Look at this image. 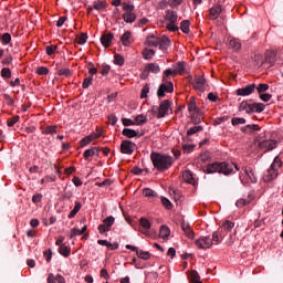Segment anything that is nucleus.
Masks as SVG:
<instances>
[{
    "label": "nucleus",
    "mask_w": 283,
    "mask_h": 283,
    "mask_svg": "<svg viewBox=\"0 0 283 283\" xmlns=\"http://www.w3.org/2000/svg\"><path fill=\"white\" fill-rule=\"evenodd\" d=\"M205 171L206 174H223L224 176H229L235 174V171H240V168L234 163L222 161L209 164Z\"/></svg>",
    "instance_id": "f257e3e1"
},
{
    "label": "nucleus",
    "mask_w": 283,
    "mask_h": 283,
    "mask_svg": "<svg viewBox=\"0 0 283 283\" xmlns=\"http://www.w3.org/2000/svg\"><path fill=\"white\" fill-rule=\"evenodd\" d=\"M150 160L153 163V167L157 169V171H167L174 165V157L167 154H160L153 151L150 154Z\"/></svg>",
    "instance_id": "f03ea898"
},
{
    "label": "nucleus",
    "mask_w": 283,
    "mask_h": 283,
    "mask_svg": "<svg viewBox=\"0 0 283 283\" xmlns=\"http://www.w3.org/2000/svg\"><path fill=\"white\" fill-rule=\"evenodd\" d=\"M164 19L167 21L166 29L168 32H178V30H180V28L176 25V23H178V12L174 11V9H167Z\"/></svg>",
    "instance_id": "7ed1b4c3"
},
{
    "label": "nucleus",
    "mask_w": 283,
    "mask_h": 283,
    "mask_svg": "<svg viewBox=\"0 0 283 283\" xmlns=\"http://www.w3.org/2000/svg\"><path fill=\"white\" fill-rule=\"evenodd\" d=\"M280 167H282V159L276 156L268 171L264 174L263 181L272 182V180H275V178H277V169H280Z\"/></svg>",
    "instance_id": "20e7f679"
},
{
    "label": "nucleus",
    "mask_w": 283,
    "mask_h": 283,
    "mask_svg": "<svg viewBox=\"0 0 283 283\" xmlns=\"http://www.w3.org/2000/svg\"><path fill=\"white\" fill-rule=\"evenodd\" d=\"M171 101L165 99L160 103L159 107L153 106L151 112L157 113V118H165L169 114V111L171 112Z\"/></svg>",
    "instance_id": "39448f33"
},
{
    "label": "nucleus",
    "mask_w": 283,
    "mask_h": 283,
    "mask_svg": "<svg viewBox=\"0 0 283 283\" xmlns=\"http://www.w3.org/2000/svg\"><path fill=\"white\" fill-rule=\"evenodd\" d=\"M114 222L116 219L113 216L107 217L103 220V223L97 227L98 233H107V231H112V227H114Z\"/></svg>",
    "instance_id": "423d86ee"
},
{
    "label": "nucleus",
    "mask_w": 283,
    "mask_h": 283,
    "mask_svg": "<svg viewBox=\"0 0 283 283\" xmlns=\"http://www.w3.org/2000/svg\"><path fill=\"white\" fill-rule=\"evenodd\" d=\"M174 93V83L172 82H166L161 83L157 91L158 98H165V94H171Z\"/></svg>",
    "instance_id": "0eeeda50"
},
{
    "label": "nucleus",
    "mask_w": 283,
    "mask_h": 283,
    "mask_svg": "<svg viewBox=\"0 0 283 283\" xmlns=\"http://www.w3.org/2000/svg\"><path fill=\"white\" fill-rule=\"evenodd\" d=\"M258 147L266 154L268 151H273V149L277 147V142L275 139H264L259 142Z\"/></svg>",
    "instance_id": "6e6552de"
},
{
    "label": "nucleus",
    "mask_w": 283,
    "mask_h": 283,
    "mask_svg": "<svg viewBox=\"0 0 283 283\" xmlns=\"http://www.w3.org/2000/svg\"><path fill=\"white\" fill-rule=\"evenodd\" d=\"M120 151L123 154L132 156V154H134V151H136V143H134L129 139L123 140L120 144Z\"/></svg>",
    "instance_id": "1a4fd4ad"
},
{
    "label": "nucleus",
    "mask_w": 283,
    "mask_h": 283,
    "mask_svg": "<svg viewBox=\"0 0 283 283\" xmlns=\"http://www.w3.org/2000/svg\"><path fill=\"white\" fill-rule=\"evenodd\" d=\"M192 87L197 90V92H205L207 90V78L202 75L195 76Z\"/></svg>",
    "instance_id": "9d476101"
},
{
    "label": "nucleus",
    "mask_w": 283,
    "mask_h": 283,
    "mask_svg": "<svg viewBox=\"0 0 283 283\" xmlns=\"http://www.w3.org/2000/svg\"><path fill=\"white\" fill-rule=\"evenodd\" d=\"M126 249H128L130 251H135L137 258H139L140 260H150L151 259V253L144 251V250H139L138 247H134L132 244H126Z\"/></svg>",
    "instance_id": "9b49d317"
},
{
    "label": "nucleus",
    "mask_w": 283,
    "mask_h": 283,
    "mask_svg": "<svg viewBox=\"0 0 283 283\" xmlns=\"http://www.w3.org/2000/svg\"><path fill=\"white\" fill-rule=\"evenodd\" d=\"M195 244L198 249H211V247H213V241L209 237H201L195 241Z\"/></svg>",
    "instance_id": "f8f14e48"
},
{
    "label": "nucleus",
    "mask_w": 283,
    "mask_h": 283,
    "mask_svg": "<svg viewBox=\"0 0 283 283\" xmlns=\"http://www.w3.org/2000/svg\"><path fill=\"white\" fill-rule=\"evenodd\" d=\"M255 87H258V85H255V83H252L242 88H238L237 96H251V94H253V92H255Z\"/></svg>",
    "instance_id": "ddd939ff"
},
{
    "label": "nucleus",
    "mask_w": 283,
    "mask_h": 283,
    "mask_svg": "<svg viewBox=\"0 0 283 283\" xmlns=\"http://www.w3.org/2000/svg\"><path fill=\"white\" fill-rule=\"evenodd\" d=\"M139 224H140V233H143L144 235H150L149 234V229H151V222H149V220H147L146 218H142L139 220Z\"/></svg>",
    "instance_id": "4468645a"
},
{
    "label": "nucleus",
    "mask_w": 283,
    "mask_h": 283,
    "mask_svg": "<svg viewBox=\"0 0 283 283\" xmlns=\"http://www.w3.org/2000/svg\"><path fill=\"white\" fill-rule=\"evenodd\" d=\"M181 229L187 238L193 240L196 233L193 232V229H191V226L185 220L181 221Z\"/></svg>",
    "instance_id": "2eb2a0df"
},
{
    "label": "nucleus",
    "mask_w": 283,
    "mask_h": 283,
    "mask_svg": "<svg viewBox=\"0 0 283 283\" xmlns=\"http://www.w3.org/2000/svg\"><path fill=\"white\" fill-rule=\"evenodd\" d=\"M242 134L253 135L255 132H260V126L258 124H250L247 126H242L241 128Z\"/></svg>",
    "instance_id": "dca6fc26"
},
{
    "label": "nucleus",
    "mask_w": 283,
    "mask_h": 283,
    "mask_svg": "<svg viewBox=\"0 0 283 283\" xmlns=\"http://www.w3.org/2000/svg\"><path fill=\"white\" fill-rule=\"evenodd\" d=\"M112 41H114V33L102 34L101 43L104 48H109V45H112Z\"/></svg>",
    "instance_id": "f3484780"
},
{
    "label": "nucleus",
    "mask_w": 283,
    "mask_h": 283,
    "mask_svg": "<svg viewBox=\"0 0 283 283\" xmlns=\"http://www.w3.org/2000/svg\"><path fill=\"white\" fill-rule=\"evenodd\" d=\"M134 39L132 38V32L126 31L122 36H120V42L124 45V48H129L132 45Z\"/></svg>",
    "instance_id": "a211bd4d"
},
{
    "label": "nucleus",
    "mask_w": 283,
    "mask_h": 283,
    "mask_svg": "<svg viewBox=\"0 0 283 283\" xmlns=\"http://www.w3.org/2000/svg\"><path fill=\"white\" fill-rule=\"evenodd\" d=\"M227 237V233H223L222 230L218 229L212 233V243L220 244L221 240H223Z\"/></svg>",
    "instance_id": "6ab92c4d"
},
{
    "label": "nucleus",
    "mask_w": 283,
    "mask_h": 283,
    "mask_svg": "<svg viewBox=\"0 0 283 283\" xmlns=\"http://www.w3.org/2000/svg\"><path fill=\"white\" fill-rule=\"evenodd\" d=\"M266 107L263 103H253L250 106V109L247 111V114H253V112H258L259 114Z\"/></svg>",
    "instance_id": "aec40b11"
},
{
    "label": "nucleus",
    "mask_w": 283,
    "mask_h": 283,
    "mask_svg": "<svg viewBox=\"0 0 283 283\" xmlns=\"http://www.w3.org/2000/svg\"><path fill=\"white\" fill-rule=\"evenodd\" d=\"M145 72H147V74H149V72H151L153 74H159L160 72V65L156 64V63H149L145 66Z\"/></svg>",
    "instance_id": "412c9836"
},
{
    "label": "nucleus",
    "mask_w": 283,
    "mask_h": 283,
    "mask_svg": "<svg viewBox=\"0 0 283 283\" xmlns=\"http://www.w3.org/2000/svg\"><path fill=\"white\" fill-rule=\"evenodd\" d=\"M48 283H65V277L63 275L57 274L56 276L52 273L48 276Z\"/></svg>",
    "instance_id": "4be33fe9"
},
{
    "label": "nucleus",
    "mask_w": 283,
    "mask_h": 283,
    "mask_svg": "<svg viewBox=\"0 0 283 283\" xmlns=\"http://www.w3.org/2000/svg\"><path fill=\"white\" fill-rule=\"evenodd\" d=\"M92 156H101V149L94 147V148H90V149H86L84 151V158L85 160H87V158H92Z\"/></svg>",
    "instance_id": "5701e85b"
},
{
    "label": "nucleus",
    "mask_w": 283,
    "mask_h": 283,
    "mask_svg": "<svg viewBox=\"0 0 283 283\" xmlns=\"http://www.w3.org/2000/svg\"><path fill=\"white\" fill-rule=\"evenodd\" d=\"M275 51H266L265 52V63H269L270 66L275 65Z\"/></svg>",
    "instance_id": "b1692460"
},
{
    "label": "nucleus",
    "mask_w": 283,
    "mask_h": 283,
    "mask_svg": "<svg viewBox=\"0 0 283 283\" xmlns=\"http://www.w3.org/2000/svg\"><path fill=\"white\" fill-rule=\"evenodd\" d=\"M228 48L230 50H233V52H239V50H241L242 48V44L237 39H230L228 43Z\"/></svg>",
    "instance_id": "393cba45"
},
{
    "label": "nucleus",
    "mask_w": 283,
    "mask_h": 283,
    "mask_svg": "<svg viewBox=\"0 0 283 283\" xmlns=\"http://www.w3.org/2000/svg\"><path fill=\"white\" fill-rule=\"evenodd\" d=\"M235 227V223L231 221H224L222 226L219 228V230H222V233H226V235L231 232V230Z\"/></svg>",
    "instance_id": "a878e982"
},
{
    "label": "nucleus",
    "mask_w": 283,
    "mask_h": 283,
    "mask_svg": "<svg viewBox=\"0 0 283 283\" xmlns=\"http://www.w3.org/2000/svg\"><path fill=\"white\" fill-rule=\"evenodd\" d=\"M146 43L149 48H158L159 42V38L155 36V35H148L146 38Z\"/></svg>",
    "instance_id": "bb28decb"
},
{
    "label": "nucleus",
    "mask_w": 283,
    "mask_h": 283,
    "mask_svg": "<svg viewBox=\"0 0 283 283\" xmlns=\"http://www.w3.org/2000/svg\"><path fill=\"white\" fill-rule=\"evenodd\" d=\"M222 12V8L220 6H214L210 9V19H212V21H216V19H218V17H220V13Z\"/></svg>",
    "instance_id": "cd10ccee"
},
{
    "label": "nucleus",
    "mask_w": 283,
    "mask_h": 283,
    "mask_svg": "<svg viewBox=\"0 0 283 283\" xmlns=\"http://www.w3.org/2000/svg\"><path fill=\"white\" fill-rule=\"evenodd\" d=\"M169 45H171V40H169V38L164 36V38H159V50H167L169 48Z\"/></svg>",
    "instance_id": "c85d7f7f"
},
{
    "label": "nucleus",
    "mask_w": 283,
    "mask_h": 283,
    "mask_svg": "<svg viewBox=\"0 0 283 283\" xmlns=\"http://www.w3.org/2000/svg\"><path fill=\"white\" fill-rule=\"evenodd\" d=\"M188 277L190 283H202V281H200V274H198V271H190Z\"/></svg>",
    "instance_id": "c756f323"
},
{
    "label": "nucleus",
    "mask_w": 283,
    "mask_h": 283,
    "mask_svg": "<svg viewBox=\"0 0 283 283\" xmlns=\"http://www.w3.org/2000/svg\"><path fill=\"white\" fill-rule=\"evenodd\" d=\"M123 19L125 23H134V21H136V13H134V11L125 12Z\"/></svg>",
    "instance_id": "7c9ffc66"
},
{
    "label": "nucleus",
    "mask_w": 283,
    "mask_h": 283,
    "mask_svg": "<svg viewBox=\"0 0 283 283\" xmlns=\"http://www.w3.org/2000/svg\"><path fill=\"white\" fill-rule=\"evenodd\" d=\"M242 169H243L244 174L249 177L251 182H253V184L258 182V177L255 176V172H253V170L251 168L243 167Z\"/></svg>",
    "instance_id": "2f4dec72"
},
{
    "label": "nucleus",
    "mask_w": 283,
    "mask_h": 283,
    "mask_svg": "<svg viewBox=\"0 0 283 283\" xmlns=\"http://www.w3.org/2000/svg\"><path fill=\"white\" fill-rule=\"evenodd\" d=\"M82 207H83V205L80 201H75L74 209L67 216L69 220H72V218H75L76 213H78L81 211Z\"/></svg>",
    "instance_id": "473e14b6"
},
{
    "label": "nucleus",
    "mask_w": 283,
    "mask_h": 283,
    "mask_svg": "<svg viewBox=\"0 0 283 283\" xmlns=\"http://www.w3.org/2000/svg\"><path fill=\"white\" fill-rule=\"evenodd\" d=\"M122 134L123 136H126V138H136V136H138V132L132 128H124Z\"/></svg>",
    "instance_id": "72a5a7b5"
},
{
    "label": "nucleus",
    "mask_w": 283,
    "mask_h": 283,
    "mask_svg": "<svg viewBox=\"0 0 283 283\" xmlns=\"http://www.w3.org/2000/svg\"><path fill=\"white\" fill-rule=\"evenodd\" d=\"M105 8H107V2L105 1L97 0L93 2V9L98 12H101V10H105Z\"/></svg>",
    "instance_id": "f704fd0d"
},
{
    "label": "nucleus",
    "mask_w": 283,
    "mask_h": 283,
    "mask_svg": "<svg viewBox=\"0 0 283 283\" xmlns=\"http://www.w3.org/2000/svg\"><path fill=\"white\" fill-rule=\"evenodd\" d=\"M171 233V230H169V227L161 226L159 230V235L163 238V240L169 238V234Z\"/></svg>",
    "instance_id": "c9c22d12"
},
{
    "label": "nucleus",
    "mask_w": 283,
    "mask_h": 283,
    "mask_svg": "<svg viewBox=\"0 0 283 283\" xmlns=\"http://www.w3.org/2000/svg\"><path fill=\"white\" fill-rule=\"evenodd\" d=\"M143 195L146 197V198H158V192L157 191H154L151 188H145L143 190Z\"/></svg>",
    "instance_id": "e433bc0d"
},
{
    "label": "nucleus",
    "mask_w": 283,
    "mask_h": 283,
    "mask_svg": "<svg viewBox=\"0 0 283 283\" xmlns=\"http://www.w3.org/2000/svg\"><path fill=\"white\" fill-rule=\"evenodd\" d=\"M188 112H198V104L196 103V97H190L188 102Z\"/></svg>",
    "instance_id": "4c0bfd02"
},
{
    "label": "nucleus",
    "mask_w": 283,
    "mask_h": 283,
    "mask_svg": "<svg viewBox=\"0 0 283 283\" xmlns=\"http://www.w3.org/2000/svg\"><path fill=\"white\" fill-rule=\"evenodd\" d=\"M72 249L65 244H62L59 249V253L63 255L64 258H70Z\"/></svg>",
    "instance_id": "58836bf2"
},
{
    "label": "nucleus",
    "mask_w": 283,
    "mask_h": 283,
    "mask_svg": "<svg viewBox=\"0 0 283 283\" xmlns=\"http://www.w3.org/2000/svg\"><path fill=\"white\" fill-rule=\"evenodd\" d=\"M184 180H186V182H188L189 185H195V179H193V174L190 170H186V172H184Z\"/></svg>",
    "instance_id": "ea45409f"
},
{
    "label": "nucleus",
    "mask_w": 283,
    "mask_h": 283,
    "mask_svg": "<svg viewBox=\"0 0 283 283\" xmlns=\"http://www.w3.org/2000/svg\"><path fill=\"white\" fill-rule=\"evenodd\" d=\"M191 25V22L189 20H184L180 23V30L184 32V34H189V27Z\"/></svg>",
    "instance_id": "a19ab883"
},
{
    "label": "nucleus",
    "mask_w": 283,
    "mask_h": 283,
    "mask_svg": "<svg viewBox=\"0 0 283 283\" xmlns=\"http://www.w3.org/2000/svg\"><path fill=\"white\" fill-rule=\"evenodd\" d=\"M0 75L4 80L12 78V71L10 70V67H3L0 71Z\"/></svg>",
    "instance_id": "79ce46f5"
},
{
    "label": "nucleus",
    "mask_w": 283,
    "mask_h": 283,
    "mask_svg": "<svg viewBox=\"0 0 283 283\" xmlns=\"http://www.w3.org/2000/svg\"><path fill=\"white\" fill-rule=\"evenodd\" d=\"M144 54V59H146V61H150V59L154 57V55L156 54V51H154V49H145L143 51Z\"/></svg>",
    "instance_id": "37998d69"
},
{
    "label": "nucleus",
    "mask_w": 283,
    "mask_h": 283,
    "mask_svg": "<svg viewBox=\"0 0 283 283\" xmlns=\"http://www.w3.org/2000/svg\"><path fill=\"white\" fill-rule=\"evenodd\" d=\"M57 126H46L44 129H42V134L51 136H54L56 134Z\"/></svg>",
    "instance_id": "c03bdc74"
},
{
    "label": "nucleus",
    "mask_w": 283,
    "mask_h": 283,
    "mask_svg": "<svg viewBox=\"0 0 283 283\" xmlns=\"http://www.w3.org/2000/svg\"><path fill=\"white\" fill-rule=\"evenodd\" d=\"M161 205L168 211H171V209H174V203H171V201L169 199H167L166 197H161Z\"/></svg>",
    "instance_id": "a18cd8bd"
},
{
    "label": "nucleus",
    "mask_w": 283,
    "mask_h": 283,
    "mask_svg": "<svg viewBox=\"0 0 283 283\" xmlns=\"http://www.w3.org/2000/svg\"><path fill=\"white\" fill-rule=\"evenodd\" d=\"M147 123V116L144 114L137 115L135 117V125H145Z\"/></svg>",
    "instance_id": "49530a36"
},
{
    "label": "nucleus",
    "mask_w": 283,
    "mask_h": 283,
    "mask_svg": "<svg viewBox=\"0 0 283 283\" xmlns=\"http://www.w3.org/2000/svg\"><path fill=\"white\" fill-rule=\"evenodd\" d=\"M0 41H2L3 45H9V43L12 41V35L10 33H3L1 34Z\"/></svg>",
    "instance_id": "de8ad7c7"
},
{
    "label": "nucleus",
    "mask_w": 283,
    "mask_h": 283,
    "mask_svg": "<svg viewBox=\"0 0 283 283\" xmlns=\"http://www.w3.org/2000/svg\"><path fill=\"white\" fill-rule=\"evenodd\" d=\"M202 126H193L187 130V136H193V134H199V132H202Z\"/></svg>",
    "instance_id": "09e8293b"
},
{
    "label": "nucleus",
    "mask_w": 283,
    "mask_h": 283,
    "mask_svg": "<svg viewBox=\"0 0 283 283\" xmlns=\"http://www.w3.org/2000/svg\"><path fill=\"white\" fill-rule=\"evenodd\" d=\"M232 125L235 127L237 125H245L247 119L244 117H233L231 119Z\"/></svg>",
    "instance_id": "8fccbe9b"
},
{
    "label": "nucleus",
    "mask_w": 283,
    "mask_h": 283,
    "mask_svg": "<svg viewBox=\"0 0 283 283\" xmlns=\"http://www.w3.org/2000/svg\"><path fill=\"white\" fill-rule=\"evenodd\" d=\"M114 63L115 65H119L122 67V65H125V57H123L120 54H115Z\"/></svg>",
    "instance_id": "3c124183"
},
{
    "label": "nucleus",
    "mask_w": 283,
    "mask_h": 283,
    "mask_svg": "<svg viewBox=\"0 0 283 283\" xmlns=\"http://www.w3.org/2000/svg\"><path fill=\"white\" fill-rule=\"evenodd\" d=\"M251 109V104L247 101H242L239 105V112H249Z\"/></svg>",
    "instance_id": "603ef678"
},
{
    "label": "nucleus",
    "mask_w": 283,
    "mask_h": 283,
    "mask_svg": "<svg viewBox=\"0 0 283 283\" xmlns=\"http://www.w3.org/2000/svg\"><path fill=\"white\" fill-rule=\"evenodd\" d=\"M169 76H176V71L171 69L166 70L163 75V81L168 82L167 78H169Z\"/></svg>",
    "instance_id": "864d4df0"
},
{
    "label": "nucleus",
    "mask_w": 283,
    "mask_h": 283,
    "mask_svg": "<svg viewBox=\"0 0 283 283\" xmlns=\"http://www.w3.org/2000/svg\"><path fill=\"white\" fill-rule=\"evenodd\" d=\"M255 90L258 91V94H264V92H269V84H259Z\"/></svg>",
    "instance_id": "5fc2aeb1"
},
{
    "label": "nucleus",
    "mask_w": 283,
    "mask_h": 283,
    "mask_svg": "<svg viewBox=\"0 0 283 283\" xmlns=\"http://www.w3.org/2000/svg\"><path fill=\"white\" fill-rule=\"evenodd\" d=\"M92 140H94V135H90L84 137L80 143H81V147H85L87 145H90V143H92Z\"/></svg>",
    "instance_id": "6e6d98bb"
},
{
    "label": "nucleus",
    "mask_w": 283,
    "mask_h": 283,
    "mask_svg": "<svg viewBox=\"0 0 283 283\" xmlns=\"http://www.w3.org/2000/svg\"><path fill=\"white\" fill-rule=\"evenodd\" d=\"M175 73L176 74H185V64L184 62H178L176 67H175Z\"/></svg>",
    "instance_id": "4d7b16f0"
},
{
    "label": "nucleus",
    "mask_w": 283,
    "mask_h": 283,
    "mask_svg": "<svg viewBox=\"0 0 283 283\" xmlns=\"http://www.w3.org/2000/svg\"><path fill=\"white\" fill-rule=\"evenodd\" d=\"M259 98L261 101H263V103H269V101H271V98H273V95H271L269 93H261V94H259Z\"/></svg>",
    "instance_id": "13d9d810"
},
{
    "label": "nucleus",
    "mask_w": 283,
    "mask_h": 283,
    "mask_svg": "<svg viewBox=\"0 0 283 283\" xmlns=\"http://www.w3.org/2000/svg\"><path fill=\"white\" fill-rule=\"evenodd\" d=\"M250 202L251 199H239L235 205L239 209H242V207H247Z\"/></svg>",
    "instance_id": "bf43d9fd"
},
{
    "label": "nucleus",
    "mask_w": 283,
    "mask_h": 283,
    "mask_svg": "<svg viewBox=\"0 0 283 283\" xmlns=\"http://www.w3.org/2000/svg\"><path fill=\"white\" fill-rule=\"evenodd\" d=\"M20 119L19 115H15L7 120L8 127H14L17 125V122Z\"/></svg>",
    "instance_id": "052dcab7"
},
{
    "label": "nucleus",
    "mask_w": 283,
    "mask_h": 283,
    "mask_svg": "<svg viewBox=\"0 0 283 283\" xmlns=\"http://www.w3.org/2000/svg\"><path fill=\"white\" fill-rule=\"evenodd\" d=\"M93 81H94V77H92V76L84 78L83 84H82L83 90H87V87H90V85H92Z\"/></svg>",
    "instance_id": "680f3d73"
},
{
    "label": "nucleus",
    "mask_w": 283,
    "mask_h": 283,
    "mask_svg": "<svg viewBox=\"0 0 283 283\" xmlns=\"http://www.w3.org/2000/svg\"><path fill=\"white\" fill-rule=\"evenodd\" d=\"M122 6H123L124 12H134V10L136 8V7H134V4H129L126 2H124Z\"/></svg>",
    "instance_id": "e2e57ef3"
},
{
    "label": "nucleus",
    "mask_w": 283,
    "mask_h": 283,
    "mask_svg": "<svg viewBox=\"0 0 283 283\" xmlns=\"http://www.w3.org/2000/svg\"><path fill=\"white\" fill-rule=\"evenodd\" d=\"M45 52L48 56H52L56 52V45H48L45 46Z\"/></svg>",
    "instance_id": "0e129e2a"
},
{
    "label": "nucleus",
    "mask_w": 283,
    "mask_h": 283,
    "mask_svg": "<svg viewBox=\"0 0 283 283\" xmlns=\"http://www.w3.org/2000/svg\"><path fill=\"white\" fill-rule=\"evenodd\" d=\"M77 43L78 45H85L87 43V33H81Z\"/></svg>",
    "instance_id": "69168bd1"
},
{
    "label": "nucleus",
    "mask_w": 283,
    "mask_h": 283,
    "mask_svg": "<svg viewBox=\"0 0 283 283\" xmlns=\"http://www.w3.org/2000/svg\"><path fill=\"white\" fill-rule=\"evenodd\" d=\"M149 94V84H146L143 88H142V94H140V98H147V95Z\"/></svg>",
    "instance_id": "338daca9"
},
{
    "label": "nucleus",
    "mask_w": 283,
    "mask_h": 283,
    "mask_svg": "<svg viewBox=\"0 0 283 283\" xmlns=\"http://www.w3.org/2000/svg\"><path fill=\"white\" fill-rule=\"evenodd\" d=\"M184 0H169V8H178V6H182Z\"/></svg>",
    "instance_id": "774afa93"
}]
</instances>
